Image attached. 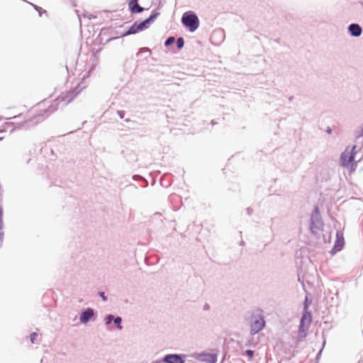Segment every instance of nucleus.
Returning <instances> with one entry per match:
<instances>
[{
	"mask_svg": "<svg viewBox=\"0 0 363 363\" xmlns=\"http://www.w3.org/2000/svg\"><path fill=\"white\" fill-rule=\"evenodd\" d=\"M355 149V145L351 148L347 147L342 152L341 156L342 165L348 169L350 172H354L356 169V162L354 160V156L356 155Z\"/></svg>",
	"mask_w": 363,
	"mask_h": 363,
	"instance_id": "1",
	"label": "nucleus"
},
{
	"mask_svg": "<svg viewBox=\"0 0 363 363\" xmlns=\"http://www.w3.org/2000/svg\"><path fill=\"white\" fill-rule=\"evenodd\" d=\"M182 21L191 32L195 31L199 26L198 17L194 13H185L182 16Z\"/></svg>",
	"mask_w": 363,
	"mask_h": 363,
	"instance_id": "2",
	"label": "nucleus"
},
{
	"mask_svg": "<svg viewBox=\"0 0 363 363\" xmlns=\"http://www.w3.org/2000/svg\"><path fill=\"white\" fill-rule=\"evenodd\" d=\"M311 320H312L311 314L309 312L306 311L303 314V316L301 318V325H300V328H299V335L301 337H304L306 336L305 331L309 326L310 323H311Z\"/></svg>",
	"mask_w": 363,
	"mask_h": 363,
	"instance_id": "3",
	"label": "nucleus"
},
{
	"mask_svg": "<svg viewBox=\"0 0 363 363\" xmlns=\"http://www.w3.org/2000/svg\"><path fill=\"white\" fill-rule=\"evenodd\" d=\"M311 230L315 235H318L323 230V223L321 220H317L311 218Z\"/></svg>",
	"mask_w": 363,
	"mask_h": 363,
	"instance_id": "4",
	"label": "nucleus"
},
{
	"mask_svg": "<svg viewBox=\"0 0 363 363\" xmlns=\"http://www.w3.org/2000/svg\"><path fill=\"white\" fill-rule=\"evenodd\" d=\"M265 325V321L262 318H260L259 320H256L251 325V333L253 334L257 333Z\"/></svg>",
	"mask_w": 363,
	"mask_h": 363,
	"instance_id": "5",
	"label": "nucleus"
},
{
	"mask_svg": "<svg viewBox=\"0 0 363 363\" xmlns=\"http://www.w3.org/2000/svg\"><path fill=\"white\" fill-rule=\"evenodd\" d=\"M345 245V240L343 234L340 231H337L336 233V240L335 242V245L333 247V250L335 251H340L342 250Z\"/></svg>",
	"mask_w": 363,
	"mask_h": 363,
	"instance_id": "6",
	"label": "nucleus"
},
{
	"mask_svg": "<svg viewBox=\"0 0 363 363\" xmlns=\"http://www.w3.org/2000/svg\"><path fill=\"white\" fill-rule=\"evenodd\" d=\"M162 362H165V363H184V361L182 359V357L178 354H167L164 357Z\"/></svg>",
	"mask_w": 363,
	"mask_h": 363,
	"instance_id": "7",
	"label": "nucleus"
},
{
	"mask_svg": "<svg viewBox=\"0 0 363 363\" xmlns=\"http://www.w3.org/2000/svg\"><path fill=\"white\" fill-rule=\"evenodd\" d=\"M94 313L93 309H86L82 313L80 316V321L82 323H86L94 316Z\"/></svg>",
	"mask_w": 363,
	"mask_h": 363,
	"instance_id": "8",
	"label": "nucleus"
},
{
	"mask_svg": "<svg viewBox=\"0 0 363 363\" xmlns=\"http://www.w3.org/2000/svg\"><path fill=\"white\" fill-rule=\"evenodd\" d=\"M158 15H159L158 13H154V14L151 15L148 18H147L145 21H143V22L138 23V30L140 31V30H143L145 28H147V26H148L147 24L150 21H154L157 17Z\"/></svg>",
	"mask_w": 363,
	"mask_h": 363,
	"instance_id": "9",
	"label": "nucleus"
},
{
	"mask_svg": "<svg viewBox=\"0 0 363 363\" xmlns=\"http://www.w3.org/2000/svg\"><path fill=\"white\" fill-rule=\"evenodd\" d=\"M349 30L352 35L358 37L362 34V28L358 24H351L349 26Z\"/></svg>",
	"mask_w": 363,
	"mask_h": 363,
	"instance_id": "10",
	"label": "nucleus"
},
{
	"mask_svg": "<svg viewBox=\"0 0 363 363\" xmlns=\"http://www.w3.org/2000/svg\"><path fill=\"white\" fill-rule=\"evenodd\" d=\"M129 7L132 13H140L143 11V8L138 4L137 0H131L129 2Z\"/></svg>",
	"mask_w": 363,
	"mask_h": 363,
	"instance_id": "11",
	"label": "nucleus"
},
{
	"mask_svg": "<svg viewBox=\"0 0 363 363\" xmlns=\"http://www.w3.org/2000/svg\"><path fill=\"white\" fill-rule=\"evenodd\" d=\"M202 360L209 363H216L217 357L214 354H203L201 355Z\"/></svg>",
	"mask_w": 363,
	"mask_h": 363,
	"instance_id": "12",
	"label": "nucleus"
},
{
	"mask_svg": "<svg viewBox=\"0 0 363 363\" xmlns=\"http://www.w3.org/2000/svg\"><path fill=\"white\" fill-rule=\"evenodd\" d=\"M57 104L52 105L48 109H40L38 111V116H43L47 113H51L57 110Z\"/></svg>",
	"mask_w": 363,
	"mask_h": 363,
	"instance_id": "13",
	"label": "nucleus"
},
{
	"mask_svg": "<svg viewBox=\"0 0 363 363\" xmlns=\"http://www.w3.org/2000/svg\"><path fill=\"white\" fill-rule=\"evenodd\" d=\"M138 30V23H135L128 30L123 34V36L131 35V34H135Z\"/></svg>",
	"mask_w": 363,
	"mask_h": 363,
	"instance_id": "14",
	"label": "nucleus"
},
{
	"mask_svg": "<svg viewBox=\"0 0 363 363\" xmlns=\"http://www.w3.org/2000/svg\"><path fill=\"white\" fill-rule=\"evenodd\" d=\"M184 42L182 38H179L177 39V45L179 49H182L184 47Z\"/></svg>",
	"mask_w": 363,
	"mask_h": 363,
	"instance_id": "15",
	"label": "nucleus"
},
{
	"mask_svg": "<svg viewBox=\"0 0 363 363\" xmlns=\"http://www.w3.org/2000/svg\"><path fill=\"white\" fill-rule=\"evenodd\" d=\"M175 39L174 37H169L167 38V40L165 41L164 45L165 46H169L172 45L174 42Z\"/></svg>",
	"mask_w": 363,
	"mask_h": 363,
	"instance_id": "16",
	"label": "nucleus"
},
{
	"mask_svg": "<svg viewBox=\"0 0 363 363\" xmlns=\"http://www.w3.org/2000/svg\"><path fill=\"white\" fill-rule=\"evenodd\" d=\"M315 211V213H314V215H313L312 218H314V220L315 219L320 220V216H319V210H318V206H316L315 208V211Z\"/></svg>",
	"mask_w": 363,
	"mask_h": 363,
	"instance_id": "17",
	"label": "nucleus"
},
{
	"mask_svg": "<svg viewBox=\"0 0 363 363\" xmlns=\"http://www.w3.org/2000/svg\"><path fill=\"white\" fill-rule=\"evenodd\" d=\"M114 323L115 324L117 325V327L118 329L121 330L122 329V326L121 325V318L120 317H117L116 318L114 319Z\"/></svg>",
	"mask_w": 363,
	"mask_h": 363,
	"instance_id": "18",
	"label": "nucleus"
},
{
	"mask_svg": "<svg viewBox=\"0 0 363 363\" xmlns=\"http://www.w3.org/2000/svg\"><path fill=\"white\" fill-rule=\"evenodd\" d=\"M245 354L249 357L250 359H252L254 357V351L251 350H247L245 352Z\"/></svg>",
	"mask_w": 363,
	"mask_h": 363,
	"instance_id": "19",
	"label": "nucleus"
},
{
	"mask_svg": "<svg viewBox=\"0 0 363 363\" xmlns=\"http://www.w3.org/2000/svg\"><path fill=\"white\" fill-rule=\"evenodd\" d=\"M38 337V334L36 333H33L30 334V338L32 343L35 342V340H36V337Z\"/></svg>",
	"mask_w": 363,
	"mask_h": 363,
	"instance_id": "20",
	"label": "nucleus"
},
{
	"mask_svg": "<svg viewBox=\"0 0 363 363\" xmlns=\"http://www.w3.org/2000/svg\"><path fill=\"white\" fill-rule=\"evenodd\" d=\"M113 319V316L112 315H109L107 317L106 324H109Z\"/></svg>",
	"mask_w": 363,
	"mask_h": 363,
	"instance_id": "21",
	"label": "nucleus"
},
{
	"mask_svg": "<svg viewBox=\"0 0 363 363\" xmlns=\"http://www.w3.org/2000/svg\"><path fill=\"white\" fill-rule=\"evenodd\" d=\"M99 295L103 298L104 301L106 300V297L105 296L104 292H100Z\"/></svg>",
	"mask_w": 363,
	"mask_h": 363,
	"instance_id": "22",
	"label": "nucleus"
},
{
	"mask_svg": "<svg viewBox=\"0 0 363 363\" xmlns=\"http://www.w3.org/2000/svg\"><path fill=\"white\" fill-rule=\"evenodd\" d=\"M58 100L63 101H65V99H64V97H59L58 99H57V101H58Z\"/></svg>",
	"mask_w": 363,
	"mask_h": 363,
	"instance_id": "23",
	"label": "nucleus"
},
{
	"mask_svg": "<svg viewBox=\"0 0 363 363\" xmlns=\"http://www.w3.org/2000/svg\"><path fill=\"white\" fill-rule=\"evenodd\" d=\"M2 240H3V235L1 234L0 235V244L2 242Z\"/></svg>",
	"mask_w": 363,
	"mask_h": 363,
	"instance_id": "24",
	"label": "nucleus"
},
{
	"mask_svg": "<svg viewBox=\"0 0 363 363\" xmlns=\"http://www.w3.org/2000/svg\"><path fill=\"white\" fill-rule=\"evenodd\" d=\"M362 135H363V127H362Z\"/></svg>",
	"mask_w": 363,
	"mask_h": 363,
	"instance_id": "25",
	"label": "nucleus"
}]
</instances>
